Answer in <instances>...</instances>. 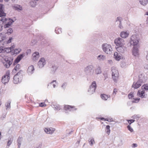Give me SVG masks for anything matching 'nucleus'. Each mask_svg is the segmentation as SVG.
Here are the masks:
<instances>
[{
    "instance_id": "obj_29",
    "label": "nucleus",
    "mask_w": 148,
    "mask_h": 148,
    "mask_svg": "<svg viewBox=\"0 0 148 148\" xmlns=\"http://www.w3.org/2000/svg\"><path fill=\"white\" fill-rule=\"evenodd\" d=\"M101 73V67L99 66H98L95 69V74L96 75H98Z\"/></svg>"
},
{
    "instance_id": "obj_25",
    "label": "nucleus",
    "mask_w": 148,
    "mask_h": 148,
    "mask_svg": "<svg viewBox=\"0 0 148 148\" xmlns=\"http://www.w3.org/2000/svg\"><path fill=\"white\" fill-rule=\"evenodd\" d=\"M13 137L12 136H10L8 138V140L7 142V144L6 146V147L8 146V148L11 145L13 141Z\"/></svg>"
},
{
    "instance_id": "obj_52",
    "label": "nucleus",
    "mask_w": 148,
    "mask_h": 148,
    "mask_svg": "<svg viewBox=\"0 0 148 148\" xmlns=\"http://www.w3.org/2000/svg\"><path fill=\"white\" fill-rule=\"evenodd\" d=\"M13 31V29L12 28H9L7 30V33L8 34H10L12 33Z\"/></svg>"
},
{
    "instance_id": "obj_53",
    "label": "nucleus",
    "mask_w": 148,
    "mask_h": 148,
    "mask_svg": "<svg viewBox=\"0 0 148 148\" xmlns=\"http://www.w3.org/2000/svg\"><path fill=\"white\" fill-rule=\"evenodd\" d=\"M2 17H1V18L0 19V21H2L4 23V22H5L8 19L5 18H2Z\"/></svg>"
},
{
    "instance_id": "obj_35",
    "label": "nucleus",
    "mask_w": 148,
    "mask_h": 148,
    "mask_svg": "<svg viewBox=\"0 0 148 148\" xmlns=\"http://www.w3.org/2000/svg\"><path fill=\"white\" fill-rule=\"evenodd\" d=\"M22 141V138L19 137L17 139V145H18V148H20L21 145V142Z\"/></svg>"
},
{
    "instance_id": "obj_42",
    "label": "nucleus",
    "mask_w": 148,
    "mask_h": 148,
    "mask_svg": "<svg viewBox=\"0 0 148 148\" xmlns=\"http://www.w3.org/2000/svg\"><path fill=\"white\" fill-rule=\"evenodd\" d=\"M8 20L9 21L8 23L10 24L11 25L14 22V21L11 18H8Z\"/></svg>"
},
{
    "instance_id": "obj_55",
    "label": "nucleus",
    "mask_w": 148,
    "mask_h": 148,
    "mask_svg": "<svg viewBox=\"0 0 148 148\" xmlns=\"http://www.w3.org/2000/svg\"><path fill=\"white\" fill-rule=\"evenodd\" d=\"M46 106L45 102H41L39 104V106L41 107H43Z\"/></svg>"
},
{
    "instance_id": "obj_49",
    "label": "nucleus",
    "mask_w": 148,
    "mask_h": 148,
    "mask_svg": "<svg viewBox=\"0 0 148 148\" xmlns=\"http://www.w3.org/2000/svg\"><path fill=\"white\" fill-rule=\"evenodd\" d=\"M54 83H56V80H53L50 83L48 84L47 85V88H49V86H51L52 84L53 85V84H54Z\"/></svg>"
},
{
    "instance_id": "obj_22",
    "label": "nucleus",
    "mask_w": 148,
    "mask_h": 148,
    "mask_svg": "<svg viewBox=\"0 0 148 148\" xmlns=\"http://www.w3.org/2000/svg\"><path fill=\"white\" fill-rule=\"evenodd\" d=\"M51 106L56 110H59L61 109L60 105L55 103H52Z\"/></svg>"
},
{
    "instance_id": "obj_12",
    "label": "nucleus",
    "mask_w": 148,
    "mask_h": 148,
    "mask_svg": "<svg viewBox=\"0 0 148 148\" xmlns=\"http://www.w3.org/2000/svg\"><path fill=\"white\" fill-rule=\"evenodd\" d=\"M147 78L146 77H145L143 74H141L138 75V81L142 84L143 83Z\"/></svg>"
},
{
    "instance_id": "obj_57",
    "label": "nucleus",
    "mask_w": 148,
    "mask_h": 148,
    "mask_svg": "<svg viewBox=\"0 0 148 148\" xmlns=\"http://www.w3.org/2000/svg\"><path fill=\"white\" fill-rule=\"evenodd\" d=\"M11 25L9 24V23H7L6 24H5L4 25V28H8L9 27V26H11Z\"/></svg>"
},
{
    "instance_id": "obj_58",
    "label": "nucleus",
    "mask_w": 148,
    "mask_h": 148,
    "mask_svg": "<svg viewBox=\"0 0 148 148\" xmlns=\"http://www.w3.org/2000/svg\"><path fill=\"white\" fill-rule=\"evenodd\" d=\"M5 44V41H3L0 42V46H4Z\"/></svg>"
},
{
    "instance_id": "obj_63",
    "label": "nucleus",
    "mask_w": 148,
    "mask_h": 148,
    "mask_svg": "<svg viewBox=\"0 0 148 148\" xmlns=\"http://www.w3.org/2000/svg\"><path fill=\"white\" fill-rule=\"evenodd\" d=\"M119 27L120 28V29H122L123 28V27L122 26V22H119Z\"/></svg>"
},
{
    "instance_id": "obj_64",
    "label": "nucleus",
    "mask_w": 148,
    "mask_h": 148,
    "mask_svg": "<svg viewBox=\"0 0 148 148\" xmlns=\"http://www.w3.org/2000/svg\"><path fill=\"white\" fill-rule=\"evenodd\" d=\"M42 146V143H40V144H39L38 146V147H36L34 148H41Z\"/></svg>"
},
{
    "instance_id": "obj_5",
    "label": "nucleus",
    "mask_w": 148,
    "mask_h": 148,
    "mask_svg": "<svg viewBox=\"0 0 148 148\" xmlns=\"http://www.w3.org/2000/svg\"><path fill=\"white\" fill-rule=\"evenodd\" d=\"M124 40L122 38L119 37L115 39L114 41V43L116 45L115 47L121 46L124 45Z\"/></svg>"
},
{
    "instance_id": "obj_3",
    "label": "nucleus",
    "mask_w": 148,
    "mask_h": 148,
    "mask_svg": "<svg viewBox=\"0 0 148 148\" xmlns=\"http://www.w3.org/2000/svg\"><path fill=\"white\" fill-rule=\"evenodd\" d=\"M103 51L107 54H110L111 52L112 48L110 45L107 44H103L102 45Z\"/></svg>"
},
{
    "instance_id": "obj_1",
    "label": "nucleus",
    "mask_w": 148,
    "mask_h": 148,
    "mask_svg": "<svg viewBox=\"0 0 148 148\" xmlns=\"http://www.w3.org/2000/svg\"><path fill=\"white\" fill-rule=\"evenodd\" d=\"M85 74L88 76L92 75L94 73V67L92 65H89L84 69Z\"/></svg>"
},
{
    "instance_id": "obj_48",
    "label": "nucleus",
    "mask_w": 148,
    "mask_h": 148,
    "mask_svg": "<svg viewBox=\"0 0 148 148\" xmlns=\"http://www.w3.org/2000/svg\"><path fill=\"white\" fill-rule=\"evenodd\" d=\"M134 97V92H131L128 95V98L129 99H131L133 98Z\"/></svg>"
},
{
    "instance_id": "obj_2",
    "label": "nucleus",
    "mask_w": 148,
    "mask_h": 148,
    "mask_svg": "<svg viewBox=\"0 0 148 148\" xmlns=\"http://www.w3.org/2000/svg\"><path fill=\"white\" fill-rule=\"evenodd\" d=\"M139 40L137 39L136 35H132L130 37V43L131 45L133 46H137Z\"/></svg>"
},
{
    "instance_id": "obj_4",
    "label": "nucleus",
    "mask_w": 148,
    "mask_h": 148,
    "mask_svg": "<svg viewBox=\"0 0 148 148\" xmlns=\"http://www.w3.org/2000/svg\"><path fill=\"white\" fill-rule=\"evenodd\" d=\"M97 88V84L95 81L93 82L89 87L88 90V94L90 95L93 94Z\"/></svg>"
},
{
    "instance_id": "obj_27",
    "label": "nucleus",
    "mask_w": 148,
    "mask_h": 148,
    "mask_svg": "<svg viewBox=\"0 0 148 148\" xmlns=\"http://www.w3.org/2000/svg\"><path fill=\"white\" fill-rule=\"evenodd\" d=\"M20 65L19 64H17L16 66L14 67V68L12 71V73L14 74V73H16L17 71L19 70Z\"/></svg>"
},
{
    "instance_id": "obj_30",
    "label": "nucleus",
    "mask_w": 148,
    "mask_h": 148,
    "mask_svg": "<svg viewBox=\"0 0 148 148\" xmlns=\"http://www.w3.org/2000/svg\"><path fill=\"white\" fill-rule=\"evenodd\" d=\"M139 2L142 5L145 6L148 3V0H139Z\"/></svg>"
},
{
    "instance_id": "obj_62",
    "label": "nucleus",
    "mask_w": 148,
    "mask_h": 148,
    "mask_svg": "<svg viewBox=\"0 0 148 148\" xmlns=\"http://www.w3.org/2000/svg\"><path fill=\"white\" fill-rule=\"evenodd\" d=\"M103 75L105 77L104 80L108 77V74L106 73H103Z\"/></svg>"
},
{
    "instance_id": "obj_31",
    "label": "nucleus",
    "mask_w": 148,
    "mask_h": 148,
    "mask_svg": "<svg viewBox=\"0 0 148 148\" xmlns=\"http://www.w3.org/2000/svg\"><path fill=\"white\" fill-rule=\"evenodd\" d=\"M97 59L100 61H103L106 59V57L104 55H100L97 57Z\"/></svg>"
},
{
    "instance_id": "obj_19",
    "label": "nucleus",
    "mask_w": 148,
    "mask_h": 148,
    "mask_svg": "<svg viewBox=\"0 0 148 148\" xmlns=\"http://www.w3.org/2000/svg\"><path fill=\"white\" fill-rule=\"evenodd\" d=\"M25 53H21L18 55L14 60L15 61V62L17 64L25 56Z\"/></svg>"
},
{
    "instance_id": "obj_15",
    "label": "nucleus",
    "mask_w": 148,
    "mask_h": 148,
    "mask_svg": "<svg viewBox=\"0 0 148 148\" xmlns=\"http://www.w3.org/2000/svg\"><path fill=\"white\" fill-rule=\"evenodd\" d=\"M40 57L39 54L38 52L35 51L32 54V60L36 62L37 61Z\"/></svg>"
},
{
    "instance_id": "obj_20",
    "label": "nucleus",
    "mask_w": 148,
    "mask_h": 148,
    "mask_svg": "<svg viewBox=\"0 0 148 148\" xmlns=\"http://www.w3.org/2000/svg\"><path fill=\"white\" fill-rule=\"evenodd\" d=\"M34 71V66L33 65L29 66L28 68L27 73L29 75H31L33 73Z\"/></svg>"
},
{
    "instance_id": "obj_7",
    "label": "nucleus",
    "mask_w": 148,
    "mask_h": 148,
    "mask_svg": "<svg viewBox=\"0 0 148 148\" xmlns=\"http://www.w3.org/2000/svg\"><path fill=\"white\" fill-rule=\"evenodd\" d=\"M117 51L119 53H124L127 51V48L124 45L118 47H115Z\"/></svg>"
},
{
    "instance_id": "obj_61",
    "label": "nucleus",
    "mask_w": 148,
    "mask_h": 148,
    "mask_svg": "<svg viewBox=\"0 0 148 148\" xmlns=\"http://www.w3.org/2000/svg\"><path fill=\"white\" fill-rule=\"evenodd\" d=\"M6 117V114H3L1 116V120H3V119L5 118Z\"/></svg>"
},
{
    "instance_id": "obj_54",
    "label": "nucleus",
    "mask_w": 148,
    "mask_h": 148,
    "mask_svg": "<svg viewBox=\"0 0 148 148\" xmlns=\"http://www.w3.org/2000/svg\"><path fill=\"white\" fill-rule=\"evenodd\" d=\"M67 83L66 82H64V83L61 86V87L64 90L66 88V87L67 85Z\"/></svg>"
},
{
    "instance_id": "obj_50",
    "label": "nucleus",
    "mask_w": 148,
    "mask_h": 148,
    "mask_svg": "<svg viewBox=\"0 0 148 148\" xmlns=\"http://www.w3.org/2000/svg\"><path fill=\"white\" fill-rule=\"evenodd\" d=\"M13 39L12 37H10L9 39L7 41H5V44H8L11 42L12 40Z\"/></svg>"
},
{
    "instance_id": "obj_21",
    "label": "nucleus",
    "mask_w": 148,
    "mask_h": 148,
    "mask_svg": "<svg viewBox=\"0 0 148 148\" xmlns=\"http://www.w3.org/2000/svg\"><path fill=\"white\" fill-rule=\"evenodd\" d=\"M111 71H112V78L113 80L115 81L116 79V76H117V71L114 69L112 68Z\"/></svg>"
},
{
    "instance_id": "obj_9",
    "label": "nucleus",
    "mask_w": 148,
    "mask_h": 148,
    "mask_svg": "<svg viewBox=\"0 0 148 148\" xmlns=\"http://www.w3.org/2000/svg\"><path fill=\"white\" fill-rule=\"evenodd\" d=\"M64 108L66 110H69L70 111H74L77 110L74 106H72L69 105L64 106Z\"/></svg>"
},
{
    "instance_id": "obj_39",
    "label": "nucleus",
    "mask_w": 148,
    "mask_h": 148,
    "mask_svg": "<svg viewBox=\"0 0 148 148\" xmlns=\"http://www.w3.org/2000/svg\"><path fill=\"white\" fill-rule=\"evenodd\" d=\"M11 102V101L10 100H8L7 102L5 104V106L7 108H6V110H8V108H10V103Z\"/></svg>"
},
{
    "instance_id": "obj_60",
    "label": "nucleus",
    "mask_w": 148,
    "mask_h": 148,
    "mask_svg": "<svg viewBox=\"0 0 148 148\" xmlns=\"http://www.w3.org/2000/svg\"><path fill=\"white\" fill-rule=\"evenodd\" d=\"M121 18L120 17H118L117 18V19L116 21H119V22H121Z\"/></svg>"
},
{
    "instance_id": "obj_46",
    "label": "nucleus",
    "mask_w": 148,
    "mask_h": 148,
    "mask_svg": "<svg viewBox=\"0 0 148 148\" xmlns=\"http://www.w3.org/2000/svg\"><path fill=\"white\" fill-rule=\"evenodd\" d=\"M22 72V70H20L17 73H16L15 75H17V76H18L19 77H22L23 75L22 74H21V72Z\"/></svg>"
},
{
    "instance_id": "obj_24",
    "label": "nucleus",
    "mask_w": 148,
    "mask_h": 148,
    "mask_svg": "<svg viewBox=\"0 0 148 148\" xmlns=\"http://www.w3.org/2000/svg\"><path fill=\"white\" fill-rule=\"evenodd\" d=\"M129 34V33L127 32L122 31L121 32L120 36L122 38H126L128 36Z\"/></svg>"
},
{
    "instance_id": "obj_33",
    "label": "nucleus",
    "mask_w": 148,
    "mask_h": 148,
    "mask_svg": "<svg viewBox=\"0 0 148 148\" xmlns=\"http://www.w3.org/2000/svg\"><path fill=\"white\" fill-rule=\"evenodd\" d=\"M14 8L15 10H22V6L18 5H16L14 6Z\"/></svg>"
},
{
    "instance_id": "obj_6",
    "label": "nucleus",
    "mask_w": 148,
    "mask_h": 148,
    "mask_svg": "<svg viewBox=\"0 0 148 148\" xmlns=\"http://www.w3.org/2000/svg\"><path fill=\"white\" fill-rule=\"evenodd\" d=\"M10 79V73H6L3 76L1 80L2 83L4 84L7 83Z\"/></svg>"
},
{
    "instance_id": "obj_26",
    "label": "nucleus",
    "mask_w": 148,
    "mask_h": 148,
    "mask_svg": "<svg viewBox=\"0 0 148 148\" xmlns=\"http://www.w3.org/2000/svg\"><path fill=\"white\" fill-rule=\"evenodd\" d=\"M14 47L12 46L10 47H5L4 48V53L5 52L8 53L12 51Z\"/></svg>"
},
{
    "instance_id": "obj_32",
    "label": "nucleus",
    "mask_w": 148,
    "mask_h": 148,
    "mask_svg": "<svg viewBox=\"0 0 148 148\" xmlns=\"http://www.w3.org/2000/svg\"><path fill=\"white\" fill-rule=\"evenodd\" d=\"M88 141L90 145L91 146H92L95 143L94 138L93 137L90 138L89 139Z\"/></svg>"
},
{
    "instance_id": "obj_28",
    "label": "nucleus",
    "mask_w": 148,
    "mask_h": 148,
    "mask_svg": "<svg viewBox=\"0 0 148 148\" xmlns=\"http://www.w3.org/2000/svg\"><path fill=\"white\" fill-rule=\"evenodd\" d=\"M114 56L115 59L117 61H119L121 59V56L119 55L118 53L116 52L114 53Z\"/></svg>"
},
{
    "instance_id": "obj_47",
    "label": "nucleus",
    "mask_w": 148,
    "mask_h": 148,
    "mask_svg": "<svg viewBox=\"0 0 148 148\" xmlns=\"http://www.w3.org/2000/svg\"><path fill=\"white\" fill-rule=\"evenodd\" d=\"M133 99L134 100L132 101L133 103H138L140 100V99L139 98H134Z\"/></svg>"
},
{
    "instance_id": "obj_41",
    "label": "nucleus",
    "mask_w": 148,
    "mask_h": 148,
    "mask_svg": "<svg viewBox=\"0 0 148 148\" xmlns=\"http://www.w3.org/2000/svg\"><path fill=\"white\" fill-rule=\"evenodd\" d=\"M140 117V116L139 114H134L131 117V118L133 119H136L137 121L138 120L139 118Z\"/></svg>"
},
{
    "instance_id": "obj_18",
    "label": "nucleus",
    "mask_w": 148,
    "mask_h": 148,
    "mask_svg": "<svg viewBox=\"0 0 148 148\" xmlns=\"http://www.w3.org/2000/svg\"><path fill=\"white\" fill-rule=\"evenodd\" d=\"M22 77H19L18 76H17V75H14L13 77V82L14 84H18L21 81Z\"/></svg>"
},
{
    "instance_id": "obj_34",
    "label": "nucleus",
    "mask_w": 148,
    "mask_h": 148,
    "mask_svg": "<svg viewBox=\"0 0 148 148\" xmlns=\"http://www.w3.org/2000/svg\"><path fill=\"white\" fill-rule=\"evenodd\" d=\"M110 126L109 125H106V129H105V131L108 134V135L109 134L110 132Z\"/></svg>"
},
{
    "instance_id": "obj_51",
    "label": "nucleus",
    "mask_w": 148,
    "mask_h": 148,
    "mask_svg": "<svg viewBox=\"0 0 148 148\" xmlns=\"http://www.w3.org/2000/svg\"><path fill=\"white\" fill-rule=\"evenodd\" d=\"M127 128L131 132H132L133 131V130L130 125H128L127 127Z\"/></svg>"
},
{
    "instance_id": "obj_10",
    "label": "nucleus",
    "mask_w": 148,
    "mask_h": 148,
    "mask_svg": "<svg viewBox=\"0 0 148 148\" xmlns=\"http://www.w3.org/2000/svg\"><path fill=\"white\" fill-rule=\"evenodd\" d=\"M51 68V73L54 74L58 69V66L57 65L54 64H51L50 65Z\"/></svg>"
},
{
    "instance_id": "obj_8",
    "label": "nucleus",
    "mask_w": 148,
    "mask_h": 148,
    "mask_svg": "<svg viewBox=\"0 0 148 148\" xmlns=\"http://www.w3.org/2000/svg\"><path fill=\"white\" fill-rule=\"evenodd\" d=\"M46 64V60L44 58H40L38 63V65L39 68H42Z\"/></svg>"
},
{
    "instance_id": "obj_23",
    "label": "nucleus",
    "mask_w": 148,
    "mask_h": 148,
    "mask_svg": "<svg viewBox=\"0 0 148 148\" xmlns=\"http://www.w3.org/2000/svg\"><path fill=\"white\" fill-rule=\"evenodd\" d=\"M5 63H4V66L7 68H9L12 63V61L8 59H7V60H5Z\"/></svg>"
},
{
    "instance_id": "obj_38",
    "label": "nucleus",
    "mask_w": 148,
    "mask_h": 148,
    "mask_svg": "<svg viewBox=\"0 0 148 148\" xmlns=\"http://www.w3.org/2000/svg\"><path fill=\"white\" fill-rule=\"evenodd\" d=\"M21 49H15L13 53L14 54H17L20 53L21 51Z\"/></svg>"
},
{
    "instance_id": "obj_43",
    "label": "nucleus",
    "mask_w": 148,
    "mask_h": 148,
    "mask_svg": "<svg viewBox=\"0 0 148 148\" xmlns=\"http://www.w3.org/2000/svg\"><path fill=\"white\" fill-rule=\"evenodd\" d=\"M30 4L32 7H35L36 5V2L35 1H31L30 2Z\"/></svg>"
},
{
    "instance_id": "obj_40",
    "label": "nucleus",
    "mask_w": 148,
    "mask_h": 148,
    "mask_svg": "<svg viewBox=\"0 0 148 148\" xmlns=\"http://www.w3.org/2000/svg\"><path fill=\"white\" fill-rule=\"evenodd\" d=\"M141 87L142 89L144 90L145 91H147L148 90V84H144Z\"/></svg>"
},
{
    "instance_id": "obj_17",
    "label": "nucleus",
    "mask_w": 148,
    "mask_h": 148,
    "mask_svg": "<svg viewBox=\"0 0 148 148\" xmlns=\"http://www.w3.org/2000/svg\"><path fill=\"white\" fill-rule=\"evenodd\" d=\"M138 48V46H134L132 49V55L135 56H136L139 55Z\"/></svg>"
},
{
    "instance_id": "obj_44",
    "label": "nucleus",
    "mask_w": 148,
    "mask_h": 148,
    "mask_svg": "<svg viewBox=\"0 0 148 148\" xmlns=\"http://www.w3.org/2000/svg\"><path fill=\"white\" fill-rule=\"evenodd\" d=\"M5 38V37L1 33H0V42L3 41Z\"/></svg>"
},
{
    "instance_id": "obj_11",
    "label": "nucleus",
    "mask_w": 148,
    "mask_h": 148,
    "mask_svg": "<svg viewBox=\"0 0 148 148\" xmlns=\"http://www.w3.org/2000/svg\"><path fill=\"white\" fill-rule=\"evenodd\" d=\"M137 95L142 98H146L147 96V94H145V91L144 90L142 91L138 90L137 93Z\"/></svg>"
},
{
    "instance_id": "obj_45",
    "label": "nucleus",
    "mask_w": 148,
    "mask_h": 148,
    "mask_svg": "<svg viewBox=\"0 0 148 148\" xmlns=\"http://www.w3.org/2000/svg\"><path fill=\"white\" fill-rule=\"evenodd\" d=\"M135 120L134 119H127V121L128 122L129 125H130L131 124L134 122Z\"/></svg>"
},
{
    "instance_id": "obj_56",
    "label": "nucleus",
    "mask_w": 148,
    "mask_h": 148,
    "mask_svg": "<svg viewBox=\"0 0 148 148\" xmlns=\"http://www.w3.org/2000/svg\"><path fill=\"white\" fill-rule=\"evenodd\" d=\"M4 53V48L3 46H1L0 47V53Z\"/></svg>"
},
{
    "instance_id": "obj_14",
    "label": "nucleus",
    "mask_w": 148,
    "mask_h": 148,
    "mask_svg": "<svg viewBox=\"0 0 148 148\" xmlns=\"http://www.w3.org/2000/svg\"><path fill=\"white\" fill-rule=\"evenodd\" d=\"M142 84L138 80L136 82H134L132 87L133 88L134 90L137 89L140 87L142 85Z\"/></svg>"
},
{
    "instance_id": "obj_36",
    "label": "nucleus",
    "mask_w": 148,
    "mask_h": 148,
    "mask_svg": "<svg viewBox=\"0 0 148 148\" xmlns=\"http://www.w3.org/2000/svg\"><path fill=\"white\" fill-rule=\"evenodd\" d=\"M61 28H59L58 27H56L55 29V32L57 34H59L62 32Z\"/></svg>"
},
{
    "instance_id": "obj_37",
    "label": "nucleus",
    "mask_w": 148,
    "mask_h": 148,
    "mask_svg": "<svg viewBox=\"0 0 148 148\" xmlns=\"http://www.w3.org/2000/svg\"><path fill=\"white\" fill-rule=\"evenodd\" d=\"M101 97L102 99L105 100H106L108 97V95L105 94H101Z\"/></svg>"
},
{
    "instance_id": "obj_59",
    "label": "nucleus",
    "mask_w": 148,
    "mask_h": 148,
    "mask_svg": "<svg viewBox=\"0 0 148 148\" xmlns=\"http://www.w3.org/2000/svg\"><path fill=\"white\" fill-rule=\"evenodd\" d=\"M31 50L30 49H28L26 52V55H27L28 54L31 53Z\"/></svg>"
},
{
    "instance_id": "obj_16",
    "label": "nucleus",
    "mask_w": 148,
    "mask_h": 148,
    "mask_svg": "<svg viewBox=\"0 0 148 148\" xmlns=\"http://www.w3.org/2000/svg\"><path fill=\"white\" fill-rule=\"evenodd\" d=\"M4 5L3 4L0 3V17H5L6 14L4 12Z\"/></svg>"
},
{
    "instance_id": "obj_13",
    "label": "nucleus",
    "mask_w": 148,
    "mask_h": 148,
    "mask_svg": "<svg viewBox=\"0 0 148 148\" xmlns=\"http://www.w3.org/2000/svg\"><path fill=\"white\" fill-rule=\"evenodd\" d=\"M44 131L47 134H52L55 130V129L52 128H45L44 129Z\"/></svg>"
}]
</instances>
